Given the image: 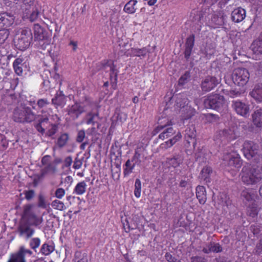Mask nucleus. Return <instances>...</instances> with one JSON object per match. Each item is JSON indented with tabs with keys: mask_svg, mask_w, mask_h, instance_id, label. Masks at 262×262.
<instances>
[{
	"mask_svg": "<svg viewBox=\"0 0 262 262\" xmlns=\"http://www.w3.org/2000/svg\"><path fill=\"white\" fill-rule=\"evenodd\" d=\"M36 116L31 108L25 103H21L14 109L12 119L17 123H31L36 119Z\"/></svg>",
	"mask_w": 262,
	"mask_h": 262,
	"instance_id": "f257e3e1",
	"label": "nucleus"
},
{
	"mask_svg": "<svg viewBox=\"0 0 262 262\" xmlns=\"http://www.w3.org/2000/svg\"><path fill=\"white\" fill-rule=\"evenodd\" d=\"M241 176L242 182L246 185H256L262 180L260 170L251 166H244Z\"/></svg>",
	"mask_w": 262,
	"mask_h": 262,
	"instance_id": "f03ea898",
	"label": "nucleus"
},
{
	"mask_svg": "<svg viewBox=\"0 0 262 262\" xmlns=\"http://www.w3.org/2000/svg\"><path fill=\"white\" fill-rule=\"evenodd\" d=\"M84 103L86 110H91L85 116L84 120L86 123L92 125L96 124L97 127H99L100 124L98 123V120L99 119V116L96 103L88 97H85Z\"/></svg>",
	"mask_w": 262,
	"mask_h": 262,
	"instance_id": "7ed1b4c3",
	"label": "nucleus"
},
{
	"mask_svg": "<svg viewBox=\"0 0 262 262\" xmlns=\"http://www.w3.org/2000/svg\"><path fill=\"white\" fill-rule=\"evenodd\" d=\"M206 108H211L218 112H222L226 108V101L223 96L219 94L210 95L204 101Z\"/></svg>",
	"mask_w": 262,
	"mask_h": 262,
	"instance_id": "20e7f679",
	"label": "nucleus"
},
{
	"mask_svg": "<svg viewBox=\"0 0 262 262\" xmlns=\"http://www.w3.org/2000/svg\"><path fill=\"white\" fill-rule=\"evenodd\" d=\"M35 127L38 132L42 134L45 133V130L47 129L46 135L49 137L54 135L58 129L57 125L49 123V118L47 115L39 119L38 123L35 125Z\"/></svg>",
	"mask_w": 262,
	"mask_h": 262,
	"instance_id": "39448f33",
	"label": "nucleus"
},
{
	"mask_svg": "<svg viewBox=\"0 0 262 262\" xmlns=\"http://www.w3.org/2000/svg\"><path fill=\"white\" fill-rule=\"evenodd\" d=\"M32 39V35L30 29H24L21 31L17 38L14 41L16 47L20 50H25L28 48Z\"/></svg>",
	"mask_w": 262,
	"mask_h": 262,
	"instance_id": "423d86ee",
	"label": "nucleus"
},
{
	"mask_svg": "<svg viewBox=\"0 0 262 262\" xmlns=\"http://www.w3.org/2000/svg\"><path fill=\"white\" fill-rule=\"evenodd\" d=\"M249 76V73L246 69L237 68L232 73V79L235 84L244 86L248 81Z\"/></svg>",
	"mask_w": 262,
	"mask_h": 262,
	"instance_id": "0eeeda50",
	"label": "nucleus"
},
{
	"mask_svg": "<svg viewBox=\"0 0 262 262\" xmlns=\"http://www.w3.org/2000/svg\"><path fill=\"white\" fill-rule=\"evenodd\" d=\"M243 152L245 157L248 160L257 159L258 155V146L252 141H246L244 143Z\"/></svg>",
	"mask_w": 262,
	"mask_h": 262,
	"instance_id": "6e6552de",
	"label": "nucleus"
},
{
	"mask_svg": "<svg viewBox=\"0 0 262 262\" xmlns=\"http://www.w3.org/2000/svg\"><path fill=\"white\" fill-rule=\"evenodd\" d=\"M163 119L164 118H160L158 120V123L159 124V126L155 129V130L158 133L161 129L167 127L162 133L159 135V138L162 140L170 137L176 133V130H174L173 128L168 124L169 121H168L165 124H164V121H163Z\"/></svg>",
	"mask_w": 262,
	"mask_h": 262,
	"instance_id": "1a4fd4ad",
	"label": "nucleus"
},
{
	"mask_svg": "<svg viewBox=\"0 0 262 262\" xmlns=\"http://www.w3.org/2000/svg\"><path fill=\"white\" fill-rule=\"evenodd\" d=\"M231 107L239 115L247 118L250 115V105L239 100H233Z\"/></svg>",
	"mask_w": 262,
	"mask_h": 262,
	"instance_id": "9d476101",
	"label": "nucleus"
},
{
	"mask_svg": "<svg viewBox=\"0 0 262 262\" xmlns=\"http://www.w3.org/2000/svg\"><path fill=\"white\" fill-rule=\"evenodd\" d=\"M102 67L105 70H106L108 67H110V79L111 83L112 86H116L117 83L118 73L119 71L116 68V66L114 64L113 61L112 60H104V61L102 63Z\"/></svg>",
	"mask_w": 262,
	"mask_h": 262,
	"instance_id": "9b49d317",
	"label": "nucleus"
},
{
	"mask_svg": "<svg viewBox=\"0 0 262 262\" xmlns=\"http://www.w3.org/2000/svg\"><path fill=\"white\" fill-rule=\"evenodd\" d=\"M219 83V80L215 77L208 76L202 80L201 88L203 92H208L213 90Z\"/></svg>",
	"mask_w": 262,
	"mask_h": 262,
	"instance_id": "f8f14e48",
	"label": "nucleus"
},
{
	"mask_svg": "<svg viewBox=\"0 0 262 262\" xmlns=\"http://www.w3.org/2000/svg\"><path fill=\"white\" fill-rule=\"evenodd\" d=\"M227 18L226 15L222 11L217 13L211 14L210 18L208 17V23L211 27L215 28L224 24L225 20Z\"/></svg>",
	"mask_w": 262,
	"mask_h": 262,
	"instance_id": "ddd939ff",
	"label": "nucleus"
},
{
	"mask_svg": "<svg viewBox=\"0 0 262 262\" xmlns=\"http://www.w3.org/2000/svg\"><path fill=\"white\" fill-rule=\"evenodd\" d=\"M241 195L243 202L247 205L255 203L258 198L256 192L251 189L243 190Z\"/></svg>",
	"mask_w": 262,
	"mask_h": 262,
	"instance_id": "4468645a",
	"label": "nucleus"
},
{
	"mask_svg": "<svg viewBox=\"0 0 262 262\" xmlns=\"http://www.w3.org/2000/svg\"><path fill=\"white\" fill-rule=\"evenodd\" d=\"M27 254L31 255L32 254V252L30 250L25 249L24 247H21L17 253L11 255L8 262H26L25 255Z\"/></svg>",
	"mask_w": 262,
	"mask_h": 262,
	"instance_id": "2eb2a0df",
	"label": "nucleus"
},
{
	"mask_svg": "<svg viewBox=\"0 0 262 262\" xmlns=\"http://www.w3.org/2000/svg\"><path fill=\"white\" fill-rule=\"evenodd\" d=\"M195 36L194 34L190 35L186 38L184 45L185 50L184 52V57L186 61H189L190 55L194 45Z\"/></svg>",
	"mask_w": 262,
	"mask_h": 262,
	"instance_id": "dca6fc26",
	"label": "nucleus"
},
{
	"mask_svg": "<svg viewBox=\"0 0 262 262\" xmlns=\"http://www.w3.org/2000/svg\"><path fill=\"white\" fill-rule=\"evenodd\" d=\"M14 17L11 13L4 12L0 14V28L5 29L14 22Z\"/></svg>",
	"mask_w": 262,
	"mask_h": 262,
	"instance_id": "f3484780",
	"label": "nucleus"
},
{
	"mask_svg": "<svg viewBox=\"0 0 262 262\" xmlns=\"http://www.w3.org/2000/svg\"><path fill=\"white\" fill-rule=\"evenodd\" d=\"M185 132L184 138L187 143L188 145L192 143L194 146L196 144V130L195 127L193 125H191L186 129Z\"/></svg>",
	"mask_w": 262,
	"mask_h": 262,
	"instance_id": "a211bd4d",
	"label": "nucleus"
},
{
	"mask_svg": "<svg viewBox=\"0 0 262 262\" xmlns=\"http://www.w3.org/2000/svg\"><path fill=\"white\" fill-rule=\"evenodd\" d=\"M246 10L239 7L235 9L231 13V19L234 23H240L246 17Z\"/></svg>",
	"mask_w": 262,
	"mask_h": 262,
	"instance_id": "6ab92c4d",
	"label": "nucleus"
},
{
	"mask_svg": "<svg viewBox=\"0 0 262 262\" xmlns=\"http://www.w3.org/2000/svg\"><path fill=\"white\" fill-rule=\"evenodd\" d=\"M18 231L20 236H25L28 239L33 235L35 231L28 223H21L18 227Z\"/></svg>",
	"mask_w": 262,
	"mask_h": 262,
	"instance_id": "aec40b11",
	"label": "nucleus"
},
{
	"mask_svg": "<svg viewBox=\"0 0 262 262\" xmlns=\"http://www.w3.org/2000/svg\"><path fill=\"white\" fill-rule=\"evenodd\" d=\"M227 159V165L229 167L238 168L242 165V161L240 157L236 153L229 155Z\"/></svg>",
	"mask_w": 262,
	"mask_h": 262,
	"instance_id": "412c9836",
	"label": "nucleus"
},
{
	"mask_svg": "<svg viewBox=\"0 0 262 262\" xmlns=\"http://www.w3.org/2000/svg\"><path fill=\"white\" fill-rule=\"evenodd\" d=\"M223 248L222 246L218 243L211 242L206 245V247H204L202 251L206 254H209L210 252L220 253L222 252Z\"/></svg>",
	"mask_w": 262,
	"mask_h": 262,
	"instance_id": "4be33fe9",
	"label": "nucleus"
},
{
	"mask_svg": "<svg viewBox=\"0 0 262 262\" xmlns=\"http://www.w3.org/2000/svg\"><path fill=\"white\" fill-rule=\"evenodd\" d=\"M218 136L222 140L226 139L227 141H231L236 138L234 130L231 128H227L220 130Z\"/></svg>",
	"mask_w": 262,
	"mask_h": 262,
	"instance_id": "5701e85b",
	"label": "nucleus"
},
{
	"mask_svg": "<svg viewBox=\"0 0 262 262\" xmlns=\"http://www.w3.org/2000/svg\"><path fill=\"white\" fill-rule=\"evenodd\" d=\"M66 98L62 91L57 92L54 98L52 99V104L57 107L60 106L61 107L66 104Z\"/></svg>",
	"mask_w": 262,
	"mask_h": 262,
	"instance_id": "b1692460",
	"label": "nucleus"
},
{
	"mask_svg": "<svg viewBox=\"0 0 262 262\" xmlns=\"http://www.w3.org/2000/svg\"><path fill=\"white\" fill-rule=\"evenodd\" d=\"M34 38L36 41L45 38L49 36L47 31L38 24L34 26Z\"/></svg>",
	"mask_w": 262,
	"mask_h": 262,
	"instance_id": "393cba45",
	"label": "nucleus"
},
{
	"mask_svg": "<svg viewBox=\"0 0 262 262\" xmlns=\"http://www.w3.org/2000/svg\"><path fill=\"white\" fill-rule=\"evenodd\" d=\"M250 49L256 55L262 54V34L252 42Z\"/></svg>",
	"mask_w": 262,
	"mask_h": 262,
	"instance_id": "a878e982",
	"label": "nucleus"
},
{
	"mask_svg": "<svg viewBox=\"0 0 262 262\" xmlns=\"http://www.w3.org/2000/svg\"><path fill=\"white\" fill-rule=\"evenodd\" d=\"M176 102L177 106L182 109L188 105L189 100L187 98V94L183 93L176 95Z\"/></svg>",
	"mask_w": 262,
	"mask_h": 262,
	"instance_id": "bb28decb",
	"label": "nucleus"
},
{
	"mask_svg": "<svg viewBox=\"0 0 262 262\" xmlns=\"http://www.w3.org/2000/svg\"><path fill=\"white\" fill-rule=\"evenodd\" d=\"M81 113L82 107L80 102H76L68 111L69 115L74 119L77 118Z\"/></svg>",
	"mask_w": 262,
	"mask_h": 262,
	"instance_id": "cd10ccee",
	"label": "nucleus"
},
{
	"mask_svg": "<svg viewBox=\"0 0 262 262\" xmlns=\"http://www.w3.org/2000/svg\"><path fill=\"white\" fill-rule=\"evenodd\" d=\"M196 196L201 204H204L207 200L206 189L203 186H198L196 187Z\"/></svg>",
	"mask_w": 262,
	"mask_h": 262,
	"instance_id": "c85d7f7f",
	"label": "nucleus"
},
{
	"mask_svg": "<svg viewBox=\"0 0 262 262\" xmlns=\"http://www.w3.org/2000/svg\"><path fill=\"white\" fill-rule=\"evenodd\" d=\"M25 62H24V59L21 58H16L13 63V69L15 73L19 75H22L23 72V68L25 66H24Z\"/></svg>",
	"mask_w": 262,
	"mask_h": 262,
	"instance_id": "c756f323",
	"label": "nucleus"
},
{
	"mask_svg": "<svg viewBox=\"0 0 262 262\" xmlns=\"http://www.w3.org/2000/svg\"><path fill=\"white\" fill-rule=\"evenodd\" d=\"M56 171V167L54 163H49L43 168L41 170L40 174L38 177L39 179L43 178L47 174H53Z\"/></svg>",
	"mask_w": 262,
	"mask_h": 262,
	"instance_id": "7c9ffc66",
	"label": "nucleus"
},
{
	"mask_svg": "<svg viewBox=\"0 0 262 262\" xmlns=\"http://www.w3.org/2000/svg\"><path fill=\"white\" fill-rule=\"evenodd\" d=\"M253 122L258 127H262V108L256 110L252 114Z\"/></svg>",
	"mask_w": 262,
	"mask_h": 262,
	"instance_id": "2f4dec72",
	"label": "nucleus"
},
{
	"mask_svg": "<svg viewBox=\"0 0 262 262\" xmlns=\"http://www.w3.org/2000/svg\"><path fill=\"white\" fill-rule=\"evenodd\" d=\"M250 95L255 100L258 102L262 101V86L256 85L253 90L250 93Z\"/></svg>",
	"mask_w": 262,
	"mask_h": 262,
	"instance_id": "473e14b6",
	"label": "nucleus"
},
{
	"mask_svg": "<svg viewBox=\"0 0 262 262\" xmlns=\"http://www.w3.org/2000/svg\"><path fill=\"white\" fill-rule=\"evenodd\" d=\"M37 104L39 108H42L41 111L42 114L47 112V114L46 115L47 116L50 115V114L52 113V110L51 108H49L47 111L45 110V108L50 105V102L47 99L43 98L38 99L37 102Z\"/></svg>",
	"mask_w": 262,
	"mask_h": 262,
	"instance_id": "72a5a7b5",
	"label": "nucleus"
},
{
	"mask_svg": "<svg viewBox=\"0 0 262 262\" xmlns=\"http://www.w3.org/2000/svg\"><path fill=\"white\" fill-rule=\"evenodd\" d=\"M212 168L210 167L206 166L204 167L201 171L200 178L206 182L208 183L210 182V174L212 173Z\"/></svg>",
	"mask_w": 262,
	"mask_h": 262,
	"instance_id": "f704fd0d",
	"label": "nucleus"
},
{
	"mask_svg": "<svg viewBox=\"0 0 262 262\" xmlns=\"http://www.w3.org/2000/svg\"><path fill=\"white\" fill-rule=\"evenodd\" d=\"M181 114L185 119H188L194 116L195 113L194 109L189 105H186L181 110Z\"/></svg>",
	"mask_w": 262,
	"mask_h": 262,
	"instance_id": "c9c22d12",
	"label": "nucleus"
},
{
	"mask_svg": "<svg viewBox=\"0 0 262 262\" xmlns=\"http://www.w3.org/2000/svg\"><path fill=\"white\" fill-rule=\"evenodd\" d=\"M247 206V215L252 217L256 216L258 214V205L257 203L255 202L250 204Z\"/></svg>",
	"mask_w": 262,
	"mask_h": 262,
	"instance_id": "e433bc0d",
	"label": "nucleus"
},
{
	"mask_svg": "<svg viewBox=\"0 0 262 262\" xmlns=\"http://www.w3.org/2000/svg\"><path fill=\"white\" fill-rule=\"evenodd\" d=\"M166 162L169 166L176 168L182 163V161L179 155H176L172 158H167Z\"/></svg>",
	"mask_w": 262,
	"mask_h": 262,
	"instance_id": "4c0bfd02",
	"label": "nucleus"
},
{
	"mask_svg": "<svg viewBox=\"0 0 262 262\" xmlns=\"http://www.w3.org/2000/svg\"><path fill=\"white\" fill-rule=\"evenodd\" d=\"M137 3V0H130L124 6L123 10L127 13L133 14L136 12L135 6Z\"/></svg>",
	"mask_w": 262,
	"mask_h": 262,
	"instance_id": "58836bf2",
	"label": "nucleus"
},
{
	"mask_svg": "<svg viewBox=\"0 0 262 262\" xmlns=\"http://www.w3.org/2000/svg\"><path fill=\"white\" fill-rule=\"evenodd\" d=\"M54 250V246L53 244L45 243L41 247L40 252L45 255H48Z\"/></svg>",
	"mask_w": 262,
	"mask_h": 262,
	"instance_id": "ea45409f",
	"label": "nucleus"
},
{
	"mask_svg": "<svg viewBox=\"0 0 262 262\" xmlns=\"http://www.w3.org/2000/svg\"><path fill=\"white\" fill-rule=\"evenodd\" d=\"M136 165L131 160H127L125 164V168L123 170V174L124 177L127 176L129 174L133 172V170Z\"/></svg>",
	"mask_w": 262,
	"mask_h": 262,
	"instance_id": "a19ab883",
	"label": "nucleus"
},
{
	"mask_svg": "<svg viewBox=\"0 0 262 262\" xmlns=\"http://www.w3.org/2000/svg\"><path fill=\"white\" fill-rule=\"evenodd\" d=\"M191 78V73L189 71H186L183 75H182L179 78L178 81V84L179 86H183L185 84L187 83L190 80Z\"/></svg>",
	"mask_w": 262,
	"mask_h": 262,
	"instance_id": "79ce46f5",
	"label": "nucleus"
},
{
	"mask_svg": "<svg viewBox=\"0 0 262 262\" xmlns=\"http://www.w3.org/2000/svg\"><path fill=\"white\" fill-rule=\"evenodd\" d=\"M68 140V134L67 133L62 134L58 138L56 144L59 147H62L66 145Z\"/></svg>",
	"mask_w": 262,
	"mask_h": 262,
	"instance_id": "37998d69",
	"label": "nucleus"
},
{
	"mask_svg": "<svg viewBox=\"0 0 262 262\" xmlns=\"http://www.w3.org/2000/svg\"><path fill=\"white\" fill-rule=\"evenodd\" d=\"M36 42V45L38 46V48L42 50H45L47 46H48L51 43V38L48 36L41 40L37 41Z\"/></svg>",
	"mask_w": 262,
	"mask_h": 262,
	"instance_id": "c03bdc74",
	"label": "nucleus"
},
{
	"mask_svg": "<svg viewBox=\"0 0 262 262\" xmlns=\"http://www.w3.org/2000/svg\"><path fill=\"white\" fill-rule=\"evenodd\" d=\"M141 154L140 150L138 149H136L134 155L132 157L131 161L136 165L139 166L141 164Z\"/></svg>",
	"mask_w": 262,
	"mask_h": 262,
	"instance_id": "a18cd8bd",
	"label": "nucleus"
},
{
	"mask_svg": "<svg viewBox=\"0 0 262 262\" xmlns=\"http://www.w3.org/2000/svg\"><path fill=\"white\" fill-rule=\"evenodd\" d=\"M196 161L199 162H203L205 159V152L202 149L198 148L194 153Z\"/></svg>",
	"mask_w": 262,
	"mask_h": 262,
	"instance_id": "49530a36",
	"label": "nucleus"
},
{
	"mask_svg": "<svg viewBox=\"0 0 262 262\" xmlns=\"http://www.w3.org/2000/svg\"><path fill=\"white\" fill-rule=\"evenodd\" d=\"M141 182L140 179H137L135 183L134 194L136 197L139 198L141 195Z\"/></svg>",
	"mask_w": 262,
	"mask_h": 262,
	"instance_id": "de8ad7c7",
	"label": "nucleus"
},
{
	"mask_svg": "<svg viewBox=\"0 0 262 262\" xmlns=\"http://www.w3.org/2000/svg\"><path fill=\"white\" fill-rule=\"evenodd\" d=\"M40 244V239L38 237L32 238L29 242L30 247L35 251L39 246Z\"/></svg>",
	"mask_w": 262,
	"mask_h": 262,
	"instance_id": "09e8293b",
	"label": "nucleus"
},
{
	"mask_svg": "<svg viewBox=\"0 0 262 262\" xmlns=\"http://www.w3.org/2000/svg\"><path fill=\"white\" fill-rule=\"evenodd\" d=\"M148 51L146 48L134 49L132 50L133 53L136 56H145Z\"/></svg>",
	"mask_w": 262,
	"mask_h": 262,
	"instance_id": "8fccbe9b",
	"label": "nucleus"
},
{
	"mask_svg": "<svg viewBox=\"0 0 262 262\" xmlns=\"http://www.w3.org/2000/svg\"><path fill=\"white\" fill-rule=\"evenodd\" d=\"M9 35L8 30L2 29L0 30V45L4 43Z\"/></svg>",
	"mask_w": 262,
	"mask_h": 262,
	"instance_id": "3c124183",
	"label": "nucleus"
},
{
	"mask_svg": "<svg viewBox=\"0 0 262 262\" xmlns=\"http://www.w3.org/2000/svg\"><path fill=\"white\" fill-rule=\"evenodd\" d=\"M51 205L54 208L59 210H62L65 208L63 203L57 200L53 201Z\"/></svg>",
	"mask_w": 262,
	"mask_h": 262,
	"instance_id": "603ef678",
	"label": "nucleus"
},
{
	"mask_svg": "<svg viewBox=\"0 0 262 262\" xmlns=\"http://www.w3.org/2000/svg\"><path fill=\"white\" fill-rule=\"evenodd\" d=\"M224 93L231 98H235L239 97L241 95L242 92L236 90H231L229 91H226Z\"/></svg>",
	"mask_w": 262,
	"mask_h": 262,
	"instance_id": "864d4df0",
	"label": "nucleus"
},
{
	"mask_svg": "<svg viewBox=\"0 0 262 262\" xmlns=\"http://www.w3.org/2000/svg\"><path fill=\"white\" fill-rule=\"evenodd\" d=\"M250 231L255 236L259 235L261 230L260 226L258 225H252L250 227Z\"/></svg>",
	"mask_w": 262,
	"mask_h": 262,
	"instance_id": "5fc2aeb1",
	"label": "nucleus"
},
{
	"mask_svg": "<svg viewBox=\"0 0 262 262\" xmlns=\"http://www.w3.org/2000/svg\"><path fill=\"white\" fill-rule=\"evenodd\" d=\"M38 206L42 208H46L47 204L44 196L40 194L38 196Z\"/></svg>",
	"mask_w": 262,
	"mask_h": 262,
	"instance_id": "6e6d98bb",
	"label": "nucleus"
},
{
	"mask_svg": "<svg viewBox=\"0 0 262 262\" xmlns=\"http://www.w3.org/2000/svg\"><path fill=\"white\" fill-rule=\"evenodd\" d=\"M182 138V135L180 132L177 134L172 138L168 140L171 146L173 145L177 142H178Z\"/></svg>",
	"mask_w": 262,
	"mask_h": 262,
	"instance_id": "4d7b16f0",
	"label": "nucleus"
},
{
	"mask_svg": "<svg viewBox=\"0 0 262 262\" xmlns=\"http://www.w3.org/2000/svg\"><path fill=\"white\" fill-rule=\"evenodd\" d=\"M221 200L222 202L221 204L223 206H228L230 204V201L229 199H227V196L225 194H222L220 195Z\"/></svg>",
	"mask_w": 262,
	"mask_h": 262,
	"instance_id": "13d9d810",
	"label": "nucleus"
},
{
	"mask_svg": "<svg viewBox=\"0 0 262 262\" xmlns=\"http://www.w3.org/2000/svg\"><path fill=\"white\" fill-rule=\"evenodd\" d=\"M33 207V205L31 204H28L27 205H25L24 206V216L26 217L28 215H29L30 213L32 212V208Z\"/></svg>",
	"mask_w": 262,
	"mask_h": 262,
	"instance_id": "bf43d9fd",
	"label": "nucleus"
},
{
	"mask_svg": "<svg viewBox=\"0 0 262 262\" xmlns=\"http://www.w3.org/2000/svg\"><path fill=\"white\" fill-rule=\"evenodd\" d=\"M165 257L166 260L168 262H181L173 257L170 253H166Z\"/></svg>",
	"mask_w": 262,
	"mask_h": 262,
	"instance_id": "052dcab7",
	"label": "nucleus"
},
{
	"mask_svg": "<svg viewBox=\"0 0 262 262\" xmlns=\"http://www.w3.org/2000/svg\"><path fill=\"white\" fill-rule=\"evenodd\" d=\"M25 198L29 201L34 198L35 195V191L33 190H29L28 191H25L24 192Z\"/></svg>",
	"mask_w": 262,
	"mask_h": 262,
	"instance_id": "680f3d73",
	"label": "nucleus"
},
{
	"mask_svg": "<svg viewBox=\"0 0 262 262\" xmlns=\"http://www.w3.org/2000/svg\"><path fill=\"white\" fill-rule=\"evenodd\" d=\"M191 262H207V259L202 256H195L190 258Z\"/></svg>",
	"mask_w": 262,
	"mask_h": 262,
	"instance_id": "e2e57ef3",
	"label": "nucleus"
},
{
	"mask_svg": "<svg viewBox=\"0 0 262 262\" xmlns=\"http://www.w3.org/2000/svg\"><path fill=\"white\" fill-rule=\"evenodd\" d=\"M38 14H39V11H38V10L37 9H35V10H34L32 12V13L30 14V16L29 17L30 20L31 21H35L38 18Z\"/></svg>",
	"mask_w": 262,
	"mask_h": 262,
	"instance_id": "0e129e2a",
	"label": "nucleus"
},
{
	"mask_svg": "<svg viewBox=\"0 0 262 262\" xmlns=\"http://www.w3.org/2000/svg\"><path fill=\"white\" fill-rule=\"evenodd\" d=\"M82 261V254L80 250L76 251L75 253V256L73 259V262H81Z\"/></svg>",
	"mask_w": 262,
	"mask_h": 262,
	"instance_id": "69168bd1",
	"label": "nucleus"
},
{
	"mask_svg": "<svg viewBox=\"0 0 262 262\" xmlns=\"http://www.w3.org/2000/svg\"><path fill=\"white\" fill-rule=\"evenodd\" d=\"M255 252L257 254H260L262 252V240L260 239L257 244L255 248Z\"/></svg>",
	"mask_w": 262,
	"mask_h": 262,
	"instance_id": "338daca9",
	"label": "nucleus"
},
{
	"mask_svg": "<svg viewBox=\"0 0 262 262\" xmlns=\"http://www.w3.org/2000/svg\"><path fill=\"white\" fill-rule=\"evenodd\" d=\"M65 194V191L62 188H58L55 192V195L57 198H61Z\"/></svg>",
	"mask_w": 262,
	"mask_h": 262,
	"instance_id": "774afa93",
	"label": "nucleus"
}]
</instances>
